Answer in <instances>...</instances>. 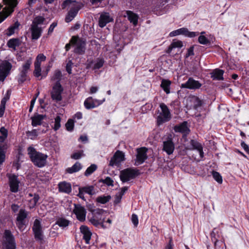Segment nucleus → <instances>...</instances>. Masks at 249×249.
<instances>
[{
  "label": "nucleus",
  "instance_id": "1",
  "mask_svg": "<svg viewBox=\"0 0 249 249\" xmlns=\"http://www.w3.org/2000/svg\"><path fill=\"white\" fill-rule=\"evenodd\" d=\"M45 20V18L42 16H36L34 18L29 29L33 40H37L41 36L43 30L41 26Z\"/></svg>",
  "mask_w": 249,
  "mask_h": 249
},
{
  "label": "nucleus",
  "instance_id": "2",
  "mask_svg": "<svg viewBox=\"0 0 249 249\" xmlns=\"http://www.w3.org/2000/svg\"><path fill=\"white\" fill-rule=\"evenodd\" d=\"M61 7L62 9H65L67 7L70 9L65 18V21L70 22L76 16L78 11L81 8L82 5L75 1L66 0L63 2Z\"/></svg>",
  "mask_w": 249,
  "mask_h": 249
},
{
  "label": "nucleus",
  "instance_id": "3",
  "mask_svg": "<svg viewBox=\"0 0 249 249\" xmlns=\"http://www.w3.org/2000/svg\"><path fill=\"white\" fill-rule=\"evenodd\" d=\"M28 152L32 161L36 166L42 167L45 165L48 157L47 155L37 152L34 147L31 146L28 147Z\"/></svg>",
  "mask_w": 249,
  "mask_h": 249
},
{
  "label": "nucleus",
  "instance_id": "4",
  "mask_svg": "<svg viewBox=\"0 0 249 249\" xmlns=\"http://www.w3.org/2000/svg\"><path fill=\"white\" fill-rule=\"evenodd\" d=\"M3 2L6 6L3 9L2 12H0V23L14 11V8L18 4L17 0H3ZM2 6L0 4V10Z\"/></svg>",
  "mask_w": 249,
  "mask_h": 249
},
{
  "label": "nucleus",
  "instance_id": "5",
  "mask_svg": "<svg viewBox=\"0 0 249 249\" xmlns=\"http://www.w3.org/2000/svg\"><path fill=\"white\" fill-rule=\"evenodd\" d=\"M160 107L161 111L157 118V124L159 125L169 121L171 118V114L167 106L164 103H161Z\"/></svg>",
  "mask_w": 249,
  "mask_h": 249
},
{
  "label": "nucleus",
  "instance_id": "6",
  "mask_svg": "<svg viewBox=\"0 0 249 249\" xmlns=\"http://www.w3.org/2000/svg\"><path fill=\"white\" fill-rule=\"evenodd\" d=\"M3 238L4 240L2 242L3 249H16V244L15 238L10 231H5Z\"/></svg>",
  "mask_w": 249,
  "mask_h": 249
},
{
  "label": "nucleus",
  "instance_id": "7",
  "mask_svg": "<svg viewBox=\"0 0 249 249\" xmlns=\"http://www.w3.org/2000/svg\"><path fill=\"white\" fill-rule=\"evenodd\" d=\"M139 175L136 169L127 168L121 171L120 178L123 182H125L135 178Z\"/></svg>",
  "mask_w": 249,
  "mask_h": 249
},
{
  "label": "nucleus",
  "instance_id": "8",
  "mask_svg": "<svg viewBox=\"0 0 249 249\" xmlns=\"http://www.w3.org/2000/svg\"><path fill=\"white\" fill-rule=\"evenodd\" d=\"M71 44L75 46L74 53L78 54L84 53L86 50V42L85 41L79 38L78 37L73 36L71 39Z\"/></svg>",
  "mask_w": 249,
  "mask_h": 249
},
{
  "label": "nucleus",
  "instance_id": "9",
  "mask_svg": "<svg viewBox=\"0 0 249 249\" xmlns=\"http://www.w3.org/2000/svg\"><path fill=\"white\" fill-rule=\"evenodd\" d=\"M63 88L60 82L55 83L52 88L51 93V98L56 102H59L62 100V93Z\"/></svg>",
  "mask_w": 249,
  "mask_h": 249
},
{
  "label": "nucleus",
  "instance_id": "10",
  "mask_svg": "<svg viewBox=\"0 0 249 249\" xmlns=\"http://www.w3.org/2000/svg\"><path fill=\"white\" fill-rule=\"evenodd\" d=\"M35 238L36 241L42 243L43 241V234L40 222L38 219H36L32 227Z\"/></svg>",
  "mask_w": 249,
  "mask_h": 249
},
{
  "label": "nucleus",
  "instance_id": "11",
  "mask_svg": "<svg viewBox=\"0 0 249 249\" xmlns=\"http://www.w3.org/2000/svg\"><path fill=\"white\" fill-rule=\"evenodd\" d=\"M12 68L11 64L6 61L2 62L0 65V81L3 82L9 74Z\"/></svg>",
  "mask_w": 249,
  "mask_h": 249
},
{
  "label": "nucleus",
  "instance_id": "12",
  "mask_svg": "<svg viewBox=\"0 0 249 249\" xmlns=\"http://www.w3.org/2000/svg\"><path fill=\"white\" fill-rule=\"evenodd\" d=\"M103 210L97 209L93 211L92 217L89 219V221L94 226H97L102 223L103 220L102 213Z\"/></svg>",
  "mask_w": 249,
  "mask_h": 249
},
{
  "label": "nucleus",
  "instance_id": "13",
  "mask_svg": "<svg viewBox=\"0 0 249 249\" xmlns=\"http://www.w3.org/2000/svg\"><path fill=\"white\" fill-rule=\"evenodd\" d=\"M32 64V58H30L26 62L22 65V68L20 70L19 77L18 79V82L23 83L26 80L27 76V73L30 69V66Z\"/></svg>",
  "mask_w": 249,
  "mask_h": 249
},
{
  "label": "nucleus",
  "instance_id": "14",
  "mask_svg": "<svg viewBox=\"0 0 249 249\" xmlns=\"http://www.w3.org/2000/svg\"><path fill=\"white\" fill-rule=\"evenodd\" d=\"M186 150H196L199 154L200 158H202L204 157V153L203 151V147L201 143L195 140H191L190 145L185 146Z\"/></svg>",
  "mask_w": 249,
  "mask_h": 249
},
{
  "label": "nucleus",
  "instance_id": "15",
  "mask_svg": "<svg viewBox=\"0 0 249 249\" xmlns=\"http://www.w3.org/2000/svg\"><path fill=\"white\" fill-rule=\"evenodd\" d=\"M124 160V154L122 151L118 150L111 158L109 162V165L111 166H113L114 165L118 166L120 163Z\"/></svg>",
  "mask_w": 249,
  "mask_h": 249
},
{
  "label": "nucleus",
  "instance_id": "16",
  "mask_svg": "<svg viewBox=\"0 0 249 249\" xmlns=\"http://www.w3.org/2000/svg\"><path fill=\"white\" fill-rule=\"evenodd\" d=\"M73 212L78 220L84 221L86 219L87 212L85 208L80 205H75Z\"/></svg>",
  "mask_w": 249,
  "mask_h": 249
},
{
  "label": "nucleus",
  "instance_id": "17",
  "mask_svg": "<svg viewBox=\"0 0 249 249\" xmlns=\"http://www.w3.org/2000/svg\"><path fill=\"white\" fill-rule=\"evenodd\" d=\"M147 149L145 147H142L137 149V154L135 160V163L136 165L142 164L144 160L147 159Z\"/></svg>",
  "mask_w": 249,
  "mask_h": 249
},
{
  "label": "nucleus",
  "instance_id": "18",
  "mask_svg": "<svg viewBox=\"0 0 249 249\" xmlns=\"http://www.w3.org/2000/svg\"><path fill=\"white\" fill-rule=\"evenodd\" d=\"M9 183L10 191L13 193H17L18 191L20 181L18 177L15 175L9 176Z\"/></svg>",
  "mask_w": 249,
  "mask_h": 249
},
{
  "label": "nucleus",
  "instance_id": "19",
  "mask_svg": "<svg viewBox=\"0 0 249 249\" xmlns=\"http://www.w3.org/2000/svg\"><path fill=\"white\" fill-rule=\"evenodd\" d=\"M201 86L202 84L198 81H196L192 78H189L186 83L181 85V88L196 89H199Z\"/></svg>",
  "mask_w": 249,
  "mask_h": 249
},
{
  "label": "nucleus",
  "instance_id": "20",
  "mask_svg": "<svg viewBox=\"0 0 249 249\" xmlns=\"http://www.w3.org/2000/svg\"><path fill=\"white\" fill-rule=\"evenodd\" d=\"M113 19L110 17L108 13H104L100 15L99 25L100 27H105L108 23L113 21Z\"/></svg>",
  "mask_w": 249,
  "mask_h": 249
},
{
  "label": "nucleus",
  "instance_id": "21",
  "mask_svg": "<svg viewBox=\"0 0 249 249\" xmlns=\"http://www.w3.org/2000/svg\"><path fill=\"white\" fill-rule=\"evenodd\" d=\"M174 149V144L171 138H168L167 141L163 142V150L165 151L168 155L172 154Z\"/></svg>",
  "mask_w": 249,
  "mask_h": 249
},
{
  "label": "nucleus",
  "instance_id": "22",
  "mask_svg": "<svg viewBox=\"0 0 249 249\" xmlns=\"http://www.w3.org/2000/svg\"><path fill=\"white\" fill-rule=\"evenodd\" d=\"M46 117V115L36 113L31 117L32 125L34 127L40 125L42 124V120Z\"/></svg>",
  "mask_w": 249,
  "mask_h": 249
},
{
  "label": "nucleus",
  "instance_id": "23",
  "mask_svg": "<svg viewBox=\"0 0 249 249\" xmlns=\"http://www.w3.org/2000/svg\"><path fill=\"white\" fill-rule=\"evenodd\" d=\"M81 232L83 234V239L85 240L87 244H89L91 238V233L88 227L86 226H81L80 228Z\"/></svg>",
  "mask_w": 249,
  "mask_h": 249
},
{
  "label": "nucleus",
  "instance_id": "24",
  "mask_svg": "<svg viewBox=\"0 0 249 249\" xmlns=\"http://www.w3.org/2000/svg\"><path fill=\"white\" fill-rule=\"evenodd\" d=\"M174 130L176 132H180L185 134H188L190 131V130L187 126V122H183L180 124L176 125L174 127Z\"/></svg>",
  "mask_w": 249,
  "mask_h": 249
},
{
  "label": "nucleus",
  "instance_id": "25",
  "mask_svg": "<svg viewBox=\"0 0 249 249\" xmlns=\"http://www.w3.org/2000/svg\"><path fill=\"white\" fill-rule=\"evenodd\" d=\"M59 191L66 194H70L71 191V186L70 183L63 181L58 184Z\"/></svg>",
  "mask_w": 249,
  "mask_h": 249
},
{
  "label": "nucleus",
  "instance_id": "26",
  "mask_svg": "<svg viewBox=\"0 0 249 249\" xmlns=\"http://www.w3.org/2000/svg\"><path fill=\"white\" fill-rule=\"evenodd\" d=\"M21 41L18 38H12L9 40L7 43V46L13 49L14 50H16V48L20 45Z\"/></svg>",
  "mask_w": 249,
  "mask_h": 249
},
{
  "label": "nucleus",
  "instance_id": "27",
  "mask_svg": "<svg viewBox=\"0 0 249 249\" xmlns=\"http://www.w3.org/2000/svg\"><path fill=\"white\" fill-rule=\"evenodd\" d=\"M92 98L90 97L86 99L84 102V105L86 108L90 109L93 108L101 104H102L105 101V99L104 98L102 101H100L99 103H97V105H95V103H92Z\"/></svg>",
  "mask_w": 249,
  "mask_h": 249
},
{
  "label": "nucleus",
  "instance_id": "28",
  "mask_svg": "<svg viewBox=\"0 0 249 249\" xmlns=\"http://www.w3.org/2000/svg\"><path fill=\"white\" fill-rule=\"evenodd\" d=\"M19 25L20 23L18 21L16 22L7 29L5 35L9 36L13 35L16 31L18 30Z\"/></svg>",
  "mask_w": 249,
  "mask_h": 249
},
{
  "label": "nucleus",
  "instance_id": "29",
  "mask_svg": "<svg viewBox=\"0 0 249 249\" xmlns=\"http://www.w3.org/2000/svg\"><path fill=\"white\" fill-rule=\"evenodd\" d=\"M183 46V43L180 40H174L172 43L169 46L168 50L166 51V53H170L172 50L176 48H181Z\"/></svg>",
  "mask_w": 249,
  "mask_h": 249
},
{
  "label": "nucleus",
  "instance_id": "30",
  "mask_svg": "<svg viewBox=\"0 0 249 249\" xmlns=\"http://www.w3.org/2000/svg\"><path fill=\"white\" fill-rule=\"evenodd\" d=\"M224 71L220 69H216L212 73V77L213 80H221L223 79Z\"/></svg>",
  "mask_w": 249,
  "mask_h": 249
},
{
  "label": "nucleus",
  "instance_id": "31",
  "mask_svg": "<svg viewBox=\"0 0 249 249\" xmlns=\"http://www.w3.org/2000/svg\"><path fill=\"white\" fill-rule=\"evenodd\" d=\"M29 196L31 197H33L29 200V207L30 209H32L34 208L36 205V203L39 199V196L38 195L36 194H35L34 195L29 194Z\"/></svg>",
  "mask_w": 249,
  "mask_h": 249
},
{
  "label": "nucleus",
  "instance_id": "32",
  "mask_svg": "<svg viewBox=\"0 0 249 249\" xmlns=\"http://www.w3.org/2000/svg\"><path fill=\"white\" fill-rule=\"evenodd\" d=\"M126 13L128 20L136 26L138 23V16L130 11H127Z\"/></svg>",
  "mask_w": 249,
  "mask_h": 249
},
{
  "label": "nucleus",
  "instance_id": "33",
  "mask_svg": "<svg viewBox=\"0 0 249 249\" xmlns=\"http://www.w3.org/2000/svg\"><path fill=\"white\" fill-rule=\"evenodd\" d=\"M171 81L168 80L163 79L161 81L160 87L166 92V94L170 93V86L171 85Z\"/></svg>",
  "mask_w": 249,
  "mask_h": 249
},
{
  "label": "nucleus",
  "instance_id": "34",
  "mask_svg": "<svg viewBox=\"0 0 249 249\" xmlns=\"http://www.w3.org/2000/svg\"><path fill=\"white\" fill-rule=\"evenodd\" d=\"M82 168L80 163L76 162L72 167L67 169L66 171L68 173L72 174L79 171Z\"/></svg>",
  "mask_w": 249,
  "mask_h": 249
},
{
  "label": "nucleus",
  "instance_id": "35",
  "mask_svg": "<svg viewBox=\"0 0 249 249\" xmlns=\"http://www.w3.org/2000/svg\"><path fill=\"white\" fill-rule=\"evenodd\" d=\"M187 32V28H181L179 29L171 32L169 36L171 37L179 35H183L185 36V33Z\"/></svg>",
  "mask_w": 249,
  "mask_h": 249
},
{
  "label": "nucleus",
  "instance_id": "36",
  "mask_svg": "<svg viewBox=\"0 0 249 249\" xmlns=\"http://www.w3.org/2000/svg\"><path fill=\"white\" fill-rule=\"evenodd\" d=\"M0 144L3 142L8 136V130L4 127H1L0 128Z\"/></svg>",
  "mask_w": 249,
  "mask_h": 249
},
{
  "label": "nucleus",
  "instance_id": "37",
  "mask_svg": "<svg viewBox=\"0 0 249 249\" xmlns=\"http://www.w3.org/2000/svg\"><path fill=\"white\" fill-rule=\"evenodd\" d=\"M27 216V212L23 209H20L17 218V221H24Z\"/></svg>",
  "mask_w": 249,
  "mask_h": 249
},
{
  "label": "nucleus",
  "instance_id": "38",
  "mask_svg": "<svg viewBox=\"0 0 249 249\" xmlns=\"http://www.w3.org/2000/svg\"><path fill=\"white\" fill-rule=\"evenodd\" d=\"M62 76V75L61 71L59 70H56L55 71L51 80L52 81H56L55 83L60 82V81L61 80Z\"/></svg>",
  "mask_w": 249,
  "mask_h": 249
},
{
  "label": "nucleus",
  "instance_id": "39",
  "mask_svg": "<svg viewBox=\"0 0 249 249\" xmlns=\"http://www.w3.org/2000/svg\"><path fill=\"white\" fill-rule=\"evenodd\" d=\"M79 188L81 189V190L85 193L88 194L89 195H93L94 194V187L92 185Z\"/></svg>",
  "mask_w": 249,
  "mask_h": 249
},
{
  "label": "nucleus",
  "instance_id": "40",
  "mask_svg": "<svg viewBox=\"0 0 249 249\" xmlns=\"http://www.w3.org/2000/svg\"><path fill=\"white\" fill-rule=\"evenodd\" d=\"M56 224L59 227L65 228L69 225V221L66 219L61 218L57 220Z\"/></svg>",
  "mask_w": 249,
  "mask_h": 249
},
{
  "label": "nucleus",
  "instance_id": "41",
  "mask_svg": "<svg viewBox=\"0 0 249 249\" xmlns=\"http://www.w3.org/2000/svg\"><path fill=\"white\" fill-rule=\"evenodd\" d=\"M27 136L32 140H35L38 136V131L37 129H34L31 131L26 132Z\"/></svg>",
  "mask_w": 249,
  "mask_h": 249
},
{
  "label": "nucleus",
  "instance_id": "42",
  "mask_svg": "<svg viewBox=\"0 0 249 249\" xmlns=\"http://www.w3.org/2000/svg\"><path fill=\"white\" fill-rule=\"evenodd\" d=\"M97 168L96 165L94 164H91L86 170L84 173L85 176L87 177L89 176L97 169Z\"/></svg>",
  "mask_w": 249,
  "mask_h": 249
},
{
  "label": "nucleus",
  "instance_id": "43",
  "mask_svg": "<svg viewBox=\"0 0 249 249\" xmlns=\"http://www.w3.org/2000/svg\"><path fill=\"white\" fill-rule=\"evenodd\" d=\"M203 104V102L199 98L196 97L193 98V106L195 109H197L200 107Z\"/></svg>",
  "mask_w": 249,
  "mask_h": 249
},
{
  "label": "nucleus",
  "instance_id": "44",
  "mask_svg": "<svg viewBox=\"0 0 249 249\" xmlns=\"http://www.w3.org/2000/svg\"><path fill=\"white\" fill-rule=\"evenodd\" d=\"M111 198V196H98L96 200L97 201L101 204H105L107 202H108Z\"/></svg>",
  "mask_w": 249,
  "mask_h": 249
},
{
  "label": "nucleus",
  "instance_id": "45",
  "mask_svg": "<svg viewBox=\"0 0 249 249\" xmlns=\"http://www.w3.org/2000/svg\"><path fill=\"white\" fill-rule=\"evenodd\" d=\"M104 63V60L103 59H102V58L97 59V60L95 61V62L94 63L93 69H99L101 68L103 66Z\"/></svg>",
  "mask_w": 249,
  "mask_h": 249
},
{
  "label": "nucleus",
  "instance_id": "46",
  "mask_svg": "<svg viewBox=\"0 0 249 249\" xmlns=\"http://www.w3.org/2000/svg\"><path fill=\"white\" fill-rule=\"evenodd\" d=\"M212 175L213 178L218 183L221 184L222 183V178L220 174L216 171H213Z\"/></svg>",
  "mask_w": 249,
  "mask_h": 249
},
{
  "label": "nucleus",
  "instance_id": "47",
  "mask_svg": "<svg viewBox=\"0 0 249 249\" xmlns=\"http://www.w3.org/2000/svg\"><path fill=\"white\" fill-rule=\"evenodd\" d=\"M41 64L38 62L35 63L34 74L36 77H39L41 75Z\"/></svg>",
  "mask_w": 249,
  "mask_h": 249
},
{
  "label": "nucleus",
  "instance_id": "48",
  "mask_svg": "<svg viewBox=\"0 0 249 249\" xmlns=\"http://www.w3.org/2000/svg\"><path fill=\"white\" fill-rule=\"evenodd\" d=\"M198 40V42L201 44L207 45L210 43L209 39L203 35L200 36Z\"/></svg>",
  "mask_w": 249,
  "mask_h": 249
},
{
  "label": "nucleus",
  "instance_id": "49",
  "mask_svg": "<svg viewBox=\"0 0 249 249\" xmlns=\"http://www.w3.org/2000/svg\"><path fill=\"white\" fill-rule=\"evenodd\" d=\"M66 129L69 131L73 130L74 126V122L72 119H69L65 124Z\"/></svg>",
  "mask_w": 249,
  "mask_h": 249
},
{
  "label": "nucleus",
  "instance_id": "50",
  "mask_svg": "<svg viewBox=\"0 0 249 249\" xmlns=\"http://www.w3.org/2000/svg\"><path fill=\"white\" fill-rule=\"evenodd\" d=\"M60 122H61V118L60 116H57L55 118L54 125V127H53V129L54 130H57L60 127V126H61Z\"/></svg>",
  "mask_w": 249,
  "mask_h": 249
},
{
  "label": "nucleus",
  "instance_id": "51",
  "mask_svg": "<svg viewBox=\"0 0 249 249\" xmlns=\"http://www.w3.org/2000/svg\"><path fill=\"white\" fill-rule=\"evenodd\" d=\"M84 156L83 151L81 150L73 154L71 156V158L75 160H78Z\"/></svg>",
  "mask_w": 249,
  "mask_h": 249
},
{
  "label": "nucleus",
  "instance_id": "52",
  "mask_svg": "<svg viewBox=\"0 0 249 249\" xmlns=\"http://www.w3.org/2000/svg\"><path fill=\"white\" fill-rule=\"evenodd\" d=\"M46 60V56L42 54H39L36 57V60L35 62H38L39 64H41V62L44 61Z\"/></svg>",
  "mask_w": 249,
  "mask_h": 249
},
{
  "label": "nucleus",
  "instance_id": "53",
  "mask_svg": "<svg viewBox=\"0 0 249 249\" xmlns=\"http://www.w3.org/2000/svg\"><path fill=\"white\" fill-rule=\"evenodd\" d=\"M103 182L107 186H113V180L109 177H107L104 180Z\"/></svg>",
  "mask_w": 249,
  "mask_h": 249
},
{
  "label": "nucleus",
  "instance_id": "54",
  "mask_svg": "<svg viewBox=\"0 0 249 249\" xmlns=\"http://www.w3.org/2000/svg\"><path fill=\"white\" fill-rule=\"evenodd\" d=\"M131 221L135 227H137L139 223L138 216L135 214H132L131 216Z\"/></svg>",
  "mask_w": 249,
  "mask_h": 249
},
{
  "label": "nucleus",
  "instance_id": "55",
  "mask_svg": "<svg viewBox=\"0 0 249 249\" xmlns=\"http://www.w3.org/2000/svg\"><path fill=\"white\" fill-rule=\"evenodd\" d=\"M198 32H190L187 29V32L185 33V36L189 37H193L198 35Z\"/></svg>",
  "mask_w": 249,
  "mask_h": 249
},
{
  "label": "nucleus",
  "instance_id": "56",
  "mask_svg": "<svg viewBox=\"0 0 249 249\" xmlns=\"http://www.w3.org/2000/svg\"><path fill=\"white\" fill-rule=\"evenodd\" d=\"M73 65V63L71 60H69L67 64L66 70V71L69 73H71V68H72V65Z\"/></svg>",
  "mask_w": 249,
  "mask_h": 249
},
{
  "label": "nucleus",
  "instance_id": "57",
  "mask_svg": "<svg viewBox=\"0 0 249 249\" xmlns=\"http://www.w3.org/2000/svg\"><path fill=\"white\" fill-rule=\"evenodd\" d=\"M194 46H191L188 49L187 53L185 55V57L186 58L194 55Z\"/></svg>",
  "mask_w": 249,
  "mask_h": 249
},
{
  "label": "nucleus",
  "instance_id": "58",
  "mask_svg": "<svg viewBox=\"0 0 249 249\" xmlns=\"http://www.w3.org/2000/svg\"><path fill=\"white\" fill-rule=\"evenodd\" d=\"M17 225L20 231H23L25 228L24 221H17Z\"/></svg>",
  "mask_w": 249,
  "mask_h": 249
},
{
  "label": "nucleus",
  "instance_id": "59",
  "mask_svg": "<svg viewBox=\"0 0 249 249\" xmlns=\"http://www.w3.org/2000/svg\"><path fill=\"white\" fill-rule=\"evenodd\" d=\"M122 198V196L121 195H120V194H119L118 193H117L115 195V199H114V203L115 204H117L120 203L121 202Z\"/></svg>",
  "mask_w": 249,
  "mask_h": 249
},
{
  "label": "nucleus",
  "instance_id": "60",
  "mask_svg": "<svg viewBox=\"0 0 249 249\" xmlns=\"http://www.w3.org/2000/svg\"><path fill=\"white\" fill-rule=\"evenodd\" d=\"M57 23L55 22H53L50 26L48 29V35L52 34L54 28L56 26Z\"/></svg>",
  "mask_w": 249,
  "mask_h": 249
},
{
  "label": "nucleus",
  "instance_id": "61",
  "mask_svg": "<svg viewBox=\"0 0 249 249\" xmlns=\"http://www.w3.org/2000/svg\"><path fill=\"white\" fill-rule=\"evenodd\" d=\"M8 148V145L6 143L4 144H0V151L4 152L5 154V151Z\"/></svg>",
  "mask_w": 249,
  "mask_h": 249
},
{
  "label": "nucleus",
  "instance_id": "62",
  "mask_svg": "<svg viewBox=\"0 0 249 249\" xmlns=\"http://www.w3.org/2000/svg\"><path fill=\"white\" fill-rule=\"evenodd\" d=\"M242 147L249 154V146L245 142H242L241 143Z\"/></svg>",
  "mask_w": 249,
  "mask_h": 249
},
{
  "label": "nucleus",
  "instance_id": "63",
  "mask_svg": "<svg viewBox=\"0 0 249 249\" xmlns=\"http://www.w3.org/2000/svg\"><path fill=\"white\" fill-rule=\"evenodd\" d=\"M5 154L4 152L0 151V164H2L5 160Z\"/></svg>",
  "mask_w": 249,
  "mask_h": 249
},
{
  "label": "nucleus",
  "instance_id": "64",
  "mask_svg": "<svg viewBox=\"0 0 249 249\" xmlns=\"http://www.w3.org/2000/svg\"><path fill=\"white\" fill-rule=\"evenodd\" d=\"M79 190V193L77 195V196L79 197L80 198L82 199L83 200H85V198L84 195V192L81 190V189L80 188H78Z\"/></svg>",
  "mask_w": 249,
  "mask_h": 249
}]
</instances>
